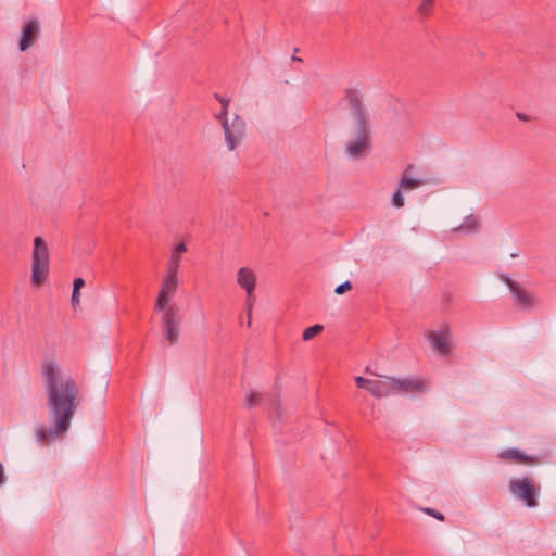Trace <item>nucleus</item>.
I'll use <instances>...</instances> for the list:
<instances>
[{
  "mask_svg": "<svg viewBox=\"0 0 556 556\" xmlns=\"http://www.w3.org/2000/svg\"><path fill=\"white\" fill-rule=\"evenodd\" d=\"M345 99L356 119L355 138L346 144V153L353 157H361L371 146V131L369 126V114L363 104L358 92L354 89H346Z\"/></svg>",
  "mask_w": 556,
  "mask_h": 556,
  "instance_id": "obj_2",
  "label": "nucleus"
},
{
  "mask_svg": "<svg viewBox=\"0 0 556 556\" xmlns=\"http://www.w3.org/2000/svg\"><path fill=\"white\" fill-rule=\"evenodd\" d=\"M254 303H255L254 291L247 292L245 306H247V314H248V326H251V314H252Z\"/></svg>",
  "mask_w": 556,
  "mask_h": 556,
  "instance_id": "obj_18",
  "label": "nucleus"
},
{
  "mask_svg": "<svg viewBox=\"0 0 556 556\" xmlns=\"http://www.w3.org/2000/svg\"><path fill=\"white\" fill-rule=\"evenodd\" d=\"M5 481V476H4V468H3V465L2 463L0 462V485H2Z\"/></svg>",
  "mask_w": 556,
  "mask_h": 556,
  "instance_id": "obj_30",
  "label": "nucleus"
},
{
  "mask_svg": "<svg viewBox=\"0 0 556 556\" xmlns=\"http://www.w3.org/2000/svg\"><path fill=\"white\" fill-rule=\"evenodd\" d=\"M324 327L319 324L313 325L308 328H306L303 331L302 338L304 341H308L319 334L323 331Z\"/></svg>",
  "mask_w": 556,
  "mask_h": 556,
  "instance_id": "obj_17",
  "label": "nucleus"
},
{
  "mask_svg": "<svg viewBox=\"0 0 556 556\" xmlns=\"http://www.w3.org/2000/svg\"><path fill=\"white\" fill-rule=\"evenodd\" d=\"M477 225H478L477 218L472 215H469V216L465 217L460 228L466 229L467 231H473V230H476Z\"/></svg>",
  "mask_w": 556,
  "mask_h": 556,
  "instance_id": "obj_20",
  "label": "nucleus"
},
{
  "mask_svg": "<svg viewBox=\"0 0 556 556\" xmlns=\"http://www.w3.org/2000/svg\"><path fill=\"white\" fill-rule=\"evenodd\" d=\"M503 460L514 462L526 465H538L540 459L536 456L527 455L518 448H507L498 454Z\"/></svg>",
  "mask_w": 556,
  "mask_h": 556,
  "instance_id": "obj_13",
  "label": "nucleus"
},
{
  "mask_svg": "<svg viewBox=\"0 0 556 556\" xmlns=\"http://www.w3.org/2000/svg\"><path fill=\"white\" fill-rule=\"evenodd\" d=\"M187 251V247L184 242H180L176 245L173 252L180 255L181 253H185Z\"/></svg>",
  "mask_w": 556,
  "mask_h": 556,
  "instance_id": "obj_29",
  "label": "nucleus"
},
{
  "mask_svg": "<svg viewBox=\"0 0 556 556\" xmlns=\"http://www.w3.org/2000/svg\"><path fill=\"white\" fill-rule=\"evenodd\" d=\"M421 510L425 514H427V515H429V516H431V517H433V518H435V519H438L440 521L444 520V515L442 513H440L439 510L434 509V508L424 507V508H421Z\"/></svg>",
  "mask_w": 556,
  "mask_h": 556,
  "instance_id": "obj_23",
  "label": "nucleus"
},
{
  "mask_svg": "<svg viewBox=\"0 0 556 556\" xmlns=\"http://www.w3.org/2000/svg\"><path fill=\"white\" fill-rule=\"evenodd\" d=\"M162 317L161 324L164 337L169 341V344H175L179 338V311L176 305H167L166 308L161 309Z\"/></svg>",
  "mask_w": 556,
  "mask_h": 556,
  "instance_id": "obj_5",
  "label": "nucleus"
},
{
  "mask_svg": "<svg viewBox=\"0 0 556 556\" xmlns=\"http://www.w3.org/2000/svg\"><path fill=\"white\" fill-rule=\"evenodd\" d=\"M180 265V255L172 252L170 258L167 264L166 274L178 276V269Z\"/></svg>",
  "mask_w": 556,
  "mask_h": 556,
  "instance_id": "obj_16",
  "label": "nucleus"
},
{
  "mask_svg": "<svg viewBox=\"0 0 556 556\" xmlns=\"http://www.w3.org/2000/svg\"><path fill=\"white\" fill-rule=\"evenodd\" d=\"M56 365L47 362L42 367V376L47 391V405L53 427L47 429L40 426L36 430L37 441L48 444L51 441L62 438L68 431L72 419L79 406V389L71 377H58Z\"/></svg>",
  "mask_w": 556,
  "mask_h": 556,
  "instance_id": "obj_1",
  "label": "nucleus"
},
{
  "mask_svg": "<svg viewBox=\"0 0 556 556\" xmlns=\"http://www.w3.org/2000/svg\"><path fill=\"white\" fill-rule=\"evenodd\" d=\"M227 115H228L227 108H222L220 112L216 115V118L222 123L223 127H224V123L228 122Z\"/></svg>",
  "mask_w": 556,
  "mask_h": 556,
  "instance_id": "obj_25",
  "label": "nucleus"
},
{
  "mask_svg": "<svg viewBox=\"0 0 556 556\" xmlns=\"http://www.w3.org/2000/svg\"><path fill=\"white\" fill-rule=\"evenodd\" d=\"M357 388L368 391L377 399L390 396V377L386 376L383 379L371 380L357 376L355 378Z\"/></svg>",
  "mask_w": 556,
  "mask_h": 556,
  "instance_id": "obj_8",
  "label": "nucleus"
},
{
  "mask_svg": "<svg viewBox=\"0 0 556 556\" xmlns=\"http://www.w3.org/2000/svg\"><path fill=\"white\" fill-rule=\"evenodd\" d=\"M223 130L227 147L232 151L241 143L245 136V122L240 116L235 115L231 123H224Z\"/></svg>",
  "mask_w": 556,
  "mask_h": 556,
  "instance_id": "obj_6",
  "label": "nucleus"
},
{
  "mask_svg": "<svg viewBox=\"0 0 556 556\" xmlns=\"http://www.w3.org/2000/svg\"><path fill=\"white\" fill-rule=\"evenodd\" d=\"M413 168H414L413 165H408L402 174V177L399 182V187L403 191L417 189L425 184V180L418 179V178H413L408 175Z\"/></svg>",
  "mask_w": 556,
  "mask_h": 556,
  "instance_id": "obj_15",
  "label": "nucleus"
},
{
  "mask_svg": "<svg viewBox=\"0 0 556 556\" xmlns=\"http://www.w3.org/2000/svg\"><path fill=\"white\" fill-rule=\"evenodd\" d=\"M215 98L219 101V103L222 104V108H227L228 109V105L230 103V100L227 99V98H224L219 94H215Z\"/></svg>",
  "mask_w": 556,
  "mask_h": 556,
  "instance_id": "obj_28",
  "label": "nucleus"
},
{
  "mask_svg": "<svg viewBox=\"0 0 556 556\" xmlns=\"http://www.w3.org/2000/svg\"><path fill=\"white\" fill-rule=\"evenodd\" d=\"M178 287V276L165 274L164 281L159 291L157 298L154 303V311H161L172 301Z\"/></svg>",
  "mask_w": 556,
  "mask_h": 556,
  "instance_id": "obj_9",
  "label": "nucleus"
},
{
  "mask_svg": "<svg viewBox=\"0 0 556 556\" xmlns=\"http://www.w3.org/2000/svg\"><path fill=\"white\" fill-rule=\"evenodd\" d=\"M40 31V26L38 20H31L27 22L21 34V39L18 42V47L21 51L27 50L29 47L34 45Z\"/></svg>",
  "mask_w": 556,
  "mask_h": 556,
  "instance_id": "obj_11",
  "label": "nucleus"
},
{
  "mask_svg": "<svg viewBox=\"0 0 556 556\" xmlns=\"http://www.w3.org/2000/svg\"><path fill=\"white\" fill-rule=\"evenodd\" d=\"M261 402V394L255 391H249L245 395V405L248 407H254Z\"/></svg>",
  "mask_w": 556,
  "mask_h": 556,
  "instance_id": "obj_19",
  "label": "nucleus"
},
{
  "mask_svg": "<svg viewBox=\"0 0 556 556\" xmlns=\"http://www.w3.org/2000/svg\"><path fill=\"white\" fill-rule=\"evenodd\" d=\"M351 289H352V283H351L350 281H345V282H343V283L339 285V286L336 288L334 292H336L337 294H343V293H345L346 291H350Z\"/></svg>",
  "mask_w": 556,
  "mask_h": 556,
  "instance_id": "obj_24",
  "label": "nucleus"
},
{
  "mask_svg": "<svg viewBox=\"0 0 556 556\" xmlns=\"http://www.w3.org/2000/svg\"><path fill=\"white\" fill-rule=\"evenodd\" d=\"M424 391V382L419 378L390 377V395L412 394Z\"/></svg>",
  "mask_w": 556,
  "mask_h": 556,
  "instance_id": "obj_10",
  "label": "nucleus"
},
{
  "mask_svg": "<svg viewBox=\"0 0 556 556\" xmlns=\"http://www.w3.org/2000/svg\"><path fill=\"white\" fill-rule=\"evenodd\" d=\"M508 490L516 500L522 502L528 508L538 506L540 486H538L531 478L523 477L511 479L508 484Z\"/></svg>",
  "mask_w": 556,
  "mask_h": 556,
  "instance_id": "obj_4",
  "label": "nucleus"
},
{
  "mask_svg": "<svg viewBox=\"0 0 556 556\" xmlns=\"http://www.w3.org/2000/svg\"><path fill=\"white\" fill-rule=\"evenodd\" d=\"M71 302H72L73 308L76 309V307L79 305V292L72 293Z\"/></svg>",
  "mask_w": 556,
  "mask_h": 556,
  "instance_id": "obj_27",
  "label": "nucleus"
},
{
  "mask_svg": "<svg viewBox=\"0 0 556 556\" xmlns=\"http://www.w3.org/2000/svg\"><path fill=\"white\" fill-rule=\"evenodd\" d=\"M517 117L521 121H528V116L525 115L523 113H517Z\"/></svg>",
  "mask_w": 556,
  "mask_h": 556,
  "instance_id": "obj_32",
  "label": "nucleus"
},
{
  "mask_svg": "<svg viewBox=\"0 0 556 556\" xmlns=\"http://www.w3.org/2000/svg\"><path fill=\"white\" fill-rule=\"evenodd\" d=\"M85 286V280L80 277L75 278L73 282V292H79L80 289Z\"/></svg>",
  "mask_w": 556,
  "mask_h": 556,
  "instance_id": "obj_26",
  "label": "nucleus"
},
{
  "mask_svg": "<svg viewBox=\"0 0 556 556\" xmlns=\"http://www.w3.org/2000/svg\"><path fill=\"white\" fill-rule=\"evenodd\" d=\"M237 283L245 290V292L254 291L256 287L255 273L249 267H241L237 274Z\"/></svg>",
  "mask_w": 556,
  "mask_h": 556,
  "instance_id": "obj_14",
  "label": "nucleus"
},
{
  "mask_svg": "<svg viewBox=\"0 0 556 556\" xmlns=\"http://www.w3.org/2000/svg\"><path fill=\"white\" fill-rule=\"evenodd\" d=\"M298 52H299V49H298V48H295V49H294V53H298ZM291 60H292L293 62H302V59H301V58H299V56H296L295 54H293V55H292Z\"/></svg>",
  "mask_w": 556,
  "mask_h": 556,
  "instance_id": "obj_31",
  "label": "nucleus"
},
{
  "mask_svg": "<svg viewBox=\"0 0 556 556\" xmlns=\"http://www.w3.org/2000/svg\"><path fill=\"white\" fill-rule=\"evenodd\" d=\"M50 265L49 249L41 237L34 239V249L31 253V274L30 282L34 286H41L48 278Z\"/></svg>",
  "mask_w": 556,
  "mask_h": 556,
  "instance_id": "obj_3",
  "label": "nucleus"
},
{
  "mask_svg": "<svg viewBox=\"0 0 556 556\" xmlns=\"http://www.w3.org/2000/svg\"><path fill=\"white\" fill-rule=\"evenodd\" d=\"M427 338L431 348L441 356L451 354V329L447 325L441 326L439 330L430 331Z\"/></svg>",
  "mask_w": 556,
  "mask_h": 556,
  "instance_id": "obj_7",
  "label": "nucleus"
},
{
  "mask_svg": "<svg viewBox=\"0 0 556 556\" xmlns=\"http://www.w3.org/2000/svg\"><path fill=\"white\" fill-rule=\"evenodd\" d=\"M402 191L403 190L399 187L397 190L392 195V204L395 207H402L404 205V198Z\"/></svg>",
  "mask_w": 556,
  "mask_h": 556,
  "instance_id": "obj_22",
  "label": "nucleus"
},
{
  "mask_svg": "<svg viewBox=\"0 0 556 556\" xmlns=\"http://www.w3.org/2000/svg\"><path fill=\"white\" fill-rule=\"evenodd\" d=\"M434 0H422L418 7V11L421 15H428L432 9Z\"/></svg>",
  "mask_w": 556,
  "mask_h": 556,
  "instance_id": "obj_21",
  "label": "nucleus"
},
{
  "mask_svg": "<svg viewBox=\"0 0 556 556\" xmlns=\"http://www.w3.org/2000/svg\"><path fill=\"white\" fill-rule=\"evenodd\" d=\"M505 282L508 286L515 301L520 304L523 308H531L534 305L533 296L528 293L519 283L511 280L510 278H505Z\"/></svg>",
  "mask_w": 556,
  "mask_h": 556,
  "instance_id": "obj_12",
  "label": "nucleus"
}]
</instances>
